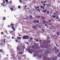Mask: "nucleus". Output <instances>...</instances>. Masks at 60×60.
Listing matches in <instances>:
<instances>
[{"mask_svg":"<svg viewBox=\"0 0 60 60\" xmlns=\"http://www.w3.org/2000/svg\"><path fill=\"white\" fill-rule=\"evenodd\" d=\"M29 36H24L23 37V39H29Z\"/></svg>","mask_w":60,"mask_h":60,"instance_id":"obj_1","label":"nucleus"},{"mask_svg":"<svg viewBox=\"0 0 60 60\" xmlns=\"http://www.w3.org/2000/svg\"><path fill=\"white\" fill-rule=\"evenodd\" d=\"M11 28L13 29V31H15V28H14V26H12V27H11Z\"/></svg>","mask_w":60,"mask_h":60,"instance_id":"obj_2","label":"nucleus"},{"mask_svg":"<svg viewBox=\"0 0 60 60\" xmlns=\"http://www.w3.org/2000/svg\"><path fill=\"white\" fill-rule=\"evenodd\" d=\"M45 11L47 12V11L46 10H45L43 11V12L44 13H46Z\"/></svg>","mask_w":60,"mask_h":60,"instance_id":"obj_3","label":"nucleus"},{"mask_svg":"<svg viewBox=\"0 0 60 60\" xmlns=\"http://www.w3.org/2000/svg\"><path fill=\"white\" fill-rule=\"evenodd\" d=\"M10 10H11V11H13V8H10Z\"/></svg>","mask_w":60,"mask_h":60,"instance_id":"obj_4","label":"nucleus"},{"mask_svg":"<svg viewBox=\"0 0 60 60\" xmlns=\"http://www.w3.org/2000/svg\"><path fill=\"white\" fill-rule=\"evenodd\" d=\"M37 22V20H35L34 21V23H36Z\"/></svg>","mask_w":60,"mask_h":60,"instance_id":"obj_5","label":"nucleus"},{"mask_svg":"<svg viewBox=\"0 0 60 60\" xmlns=\"http://www.w3.org/2000/svg\"><path fill=\"white\" fill-rule=\"evenodd\" d=\"M21 38H19V37L17 38V39H20V40H21Z\"/></svg>","mask_w":60,"mask_h":60,"instance_id":"obj_6","label":"nucleus"},{"mask_svg":"<svg viewBox=\"0 0 60 60\" xmlns=\"http://www.w3.org/2000/svg\"><path fill=\"white\" fill-rule=\"evenodd\" d=\"M40 7L41 8H42L43 9H44V7L43 6H40Z\"/></svg>","mask_w":60,"mask_h":60,"instance_id":"obj_7","label":"nucleus"},{"mask_svg":"<svg viewBox=\"0 0 60 60\" xmlns=\"http://www.w3.org/2000/svg\"><path fill=\"white\" fill-rule=\"evenodd\" d=\"M52 17H53L54 18H55V17H56V15H52Z\"/></svg>","mask_w":60,"mask_h":60,"instance_id":"obj_8","label":"nucleus"},{"mask_svg":"<svg viewBox=\"0 0 60 60\" xmlns=\"http://www.w3.org/2000/svg\"><path fill=\"white\" fill-rule=\"evenodd\" d=\"M33 28L34 29H36V27H35L34 26L33 27Z\"/></svg>","mask_w":60,"mask_h":60,"instance_id":"obj_9","label":"nucleus"},{"mask_svg":"<svg viewBox=\"0 0 60 60\" xmlns=\"http://www.w3.org/2000/svg\"><path fill=\"white\" fill-rule=\"evenodd\" d=\"M46 5L47 6H48H48H51V5L50 4H46Z\"/></svg>","mask_w":60,"mask_h":60,"instance_id":"obj_10","label":"nucleus"},{"mask_svg":"<svg viewBox=\"0 0 60 60\" xmlns=\"http://www.w3.org/2000/svg\"><path fill=\"white\" fill-rule=\"evenodd\" d=\"M3 18H4V19H3V20H5V19H6V18H5V17H3Z\"/></svg>","mask_w":60,"mask_h":60,"instance_id":"obj_11","label":"nucleus"},{"mask_svg":"<svg viewBox=\"0 0 60 60\" xmlns=\"http://www.w3.org/2000/svg\"><path fill=\"white\" fill-rule=\"evenodd\" d=\"M56 14H58V12L57 11H56Z\"/></svg>","mask_w":60,"mask_h":60,"instance_id":"obj_12","label":"nucleus"},{"mask_svg":"<svg viewBox=\"0 0 60 60\" xmlns=\"http://www.w3.org/2000/svg\"><path fill=\"white\" fill-rule=\"evenodd\" d=\"M38 41L39 40H37V39H36V42H38Z\"/></svg>","mask_w":60,"mask_h":60,"instance_id":"obj_13","label":"nucleus"},{"mask_svg":"<svg viewBox=\"0 0 60 60\" xmlns=\"http://www.w3.org/2000/svg\"><path fill=\"white\" fill-rule=\"evenodd\" d=\"M18 8L19 9H20V8H21L20 7V6H18Z\"/></svg>","mask_w":60,"mask_h":60,"instance_id":"obj_14","label":"nucleus"},{"mask_svg":"<svg viewBox=\"0 0 60 60\" xmlns=\"http://www.w3.org/2000/svg\"><path fill=\"white\" fill-rule=\"evenodd\" d=\"M20 53L21 55H22V54H23V53L22 52H20Z\"/></svg>","mask_w":60,"mask_h":60,"instance_id":"obj_15","label":"nucleus"},{"mask_svg":"<svg viewBox=\"0 0 60 60\" xmlns=\"http://www.w3.org/2000/svg\"><path fill=\"white\" fill-rule=\"evenodd\" d=\"M57 34L58 35H59V33H58V32H57Z\"/></svg>","mask_w":60,"mask_h":60,"instance_id":"obj_16","label":"nucleus"},{"mask_svg":"<svg viewBox=\"0 0 60 60\" xmlns=\"http://www.w3.org/2000/svg\"><path fill=\"white\" fill-rule=\"evenodd\" d=\"M30 40H33V38H30Z\"/></svg>","mask_w":60,"mask_h":60,"instance_id":"obj_17","label":"nucleus"},{"mask_svg":"<svg viewBox=\"0 0 60 60\" xmlns=\"http://www.w3.org/2000/svg\"><path fill=\"white\" fill-rule=\"evenodd\" d=\"M47 2V1L46 0H45V1H44V3H46Z\"/></svg>","mask_w":60,"mask_h":60,"instance_id":"obj_18","label":"nucleus"},{"mask_svg":"<svg viewBox=\"0 0 60 60\" xmlns=\"http://www.w3.org/2000/svg\"><path fill=\"white\" fill-rule=\"evenodd\" d=\"M8 2V0H6V2Z\"/></svg>","mask_w":60,"mask_h":60,"instance_id":"obj_19","label":"nucleus"},{"mask_svg":"<svg viewBox=\"0 0 60 60\" xmlns=\"http://www.w3.org/2000/svg\"><path fill=\"white\" fill-rule=\"evenodd\" d=\"M5 32L6 33H7V30H5Z\"/></svg>","mask_w":60,"mask_h":60,"instance_id":"obj_20","label":"nucleus"},{"mask_svg":"<svg viewBox=\"0 0 60 60\" xmlns=\"http://www.w3.org/2000/svg\"><path fill=\"white\" fill-rule=\"evenodd\" d=\"M37 17H38V18H40V16H37Z\"/></svg>","mask_w":60,"mask_h":60,"instance_id":"obj_21","label":"nucleus"},{"mask_svg":"<svg viewBox=\"0 0 60 60\" xmlns=\"http://www.w3.org/2000/svg\"><path fill=\"white\" fill-rule=\"evenodd\" d=\"M44 23V24H45V23H46V22H45V21H44V22H43Z\"/></svg>","mask_w":60,"mask_h":60,"instance_id":"obj_22","label":"nucleus"},{"mask_svg":"<svg viewBox=\"0 0 60 60\" xmlns=\"http://www.w3.org/2000/svg\"><path fill=\"white\" fill-rule=\"evenodd\" d=\"M43 5H44V6L45 7V6H46V4H43Z\"/></svg>","mask_w":60,"mask_h":60,"instance_id":"obj_23","label":"nucleus"},{"mask_svg":"<svg viewBox=\"0 0 60 60\" xmlns=\"http://www.w3.org/2000/svg\"><path fill=\"white\" fill-rule=\"evenodd\" d=\"M19 1L20 2H22V0H19Z\"/></svg>","mask_w":60,"mask_h":60,"instance_id":"obj_24","label":"nucleus"},{"mask_svg":"<svg viewBox=\"0 0 60 60\" xmlns=\"http://www.w3.org/2000/svg\"><path fill=\"white\" fill-rule=\"evenodd\" d=\"M52 28H52V27H51L50 28H49V29H52Z\"/></svg>","mask_w":60,"mask_h":60,"instance_id":"obj_25","label":"nucleus"},{"mask_svg":"<svg viewBox=\"0 0 60 60\" xmlns=\"http://www.w3.org/2000/svg\"><path fill=\"white\" fill-rule=\"evenodd\" d=\"M2 49H0V52H2Z\"/></svg>","mask_w":60,"mask_h":60,"instance_id":"obj_26","label":"nucleus"},{"mask_svg":"<svg viewBox=\"0 0 60 60\" xmlns=\"http://www.w3.org/2000/svg\"><path fill=\"white\" fill-rule=\"evenodd\" d=\"M38 11L39 12H40V11L39 10V9H38Z\"/></svg>","mask_w":60,"mask_h":60,"instance_id":"obj_27","label":"nucleus"},{"mask_svg":"<svg viewBox=\"0 0 60 60\" xmlns=\"http://www.w3.org/2000/svg\"><path fill=\"white\" fill-rule=\"evenodd\" d=\"M49 11H47V14H49Z\"/></svg>","mask_w":60,"mask_h":60,"instance_id":"obj_28","label":"nucleus"},{"mask_svg":"<svg viewBox=\"0 0 60 60\" xmlns=\"http://www.w3.org/2000/svg\"><path fill=\"white\" fill-rule=\"evenodd\" d=\"M8 27H10V25H8Z\"/></svg>","mask_w":60,"mask_h":60,"instance_id":"obj_29","label":"nucleus"},{"mask_svg":"<svg viewBox=\"0 0 60 60\" xmlns=\"http://www.w3.org/2000/svg\"><path fill=\"white\" fill-rule=\"evenodd\" d=\"M36 8H39V6H38L37 7H36Z\"/></svg>","mask_w":60,"mask_h":60,"instance_id":"obj_30","label":"nucleus"},{"mask_svg":"<svg viewBox=\"0 0 60 60\" xmlns=\"http://www.w3.org/2000/svg\"><path fill=\"white\" fill-rule=\"evenodd\" d=\"M50 14H52V12L51 11L50 12Z\"/></svg>","mask_w":60,"mask_h":60,"instance_id":"obj_31","label":"nucleus"},{"mask_svg":"<svg viewBox=\"0 0 60 60\" xmlns=\"http://www.w3.org/2000/svg\"><path fill=\"white\" fill-rule=\"evenodd\" d=\"M26 43L28 45H29V43L28 42H27Z\"/></svg>","mask_w":60,"mask_h":60,"instance_id":"obj_32","label":"nucleus"},{"mask_svg":"<svg viewBox=\"0 0 60 60\" xmlns=\"http://www.w3.org/2000/svg\"><path fill=\"white\" fill-rule=\"evenodd\" d=\"M33 17H32V18H30V19H33Z\"/></svg>","mask_w":60,"mask_h":60,"instance_id":"obj_33","label":"nucleus"},{"mask_svg":"<svg viewBox=\"0 0 60 60\" xmlns=\"http://www.w3.org/2000/svg\"><path fill=\"white\" fill-rule=\"evenodd\" d=\"M58 56H60V54H58Z\"/></svg>","mask_w":60,"mask_h":60,"instance_id":"obj_34","label":"nucleus"},{"mask_svg":"<svg viewBox=\"0 0 60 60\" xmlns=\"http://www.w3.org/2000/svg\"><path fill=\"white\" fill-rule=\"evenodd\" d=\"M3 4H5V1H4V0L3 1Z\"/></svg>","mask_w":60,"mask_h":60,"instance_id":"obj_35","label":"nucleus"},{"mask_svg":"<svg viewBox=\"0 0 60 60\" xmlns=\"http://www.w3.org/2000/svg\"><path fill=\"white\" fill-rule=\"evenodd\" d=\"M54 15H56V13H54Z\"/></svg>","mask_w":60,"mask_h":60,"instance_id":"obj_36","label":"nucleus"},{"mask_svg":"<svg viewBox=\"0 0 60 60\" xmlns=\"http://www.w3.org/2000/svg\"><path fill=\"white\" fill-rule=\"evenodd\" d=\"M24 19H25V20H26H26H27V19L26 18H24Z\"/></svg>","mask_w":60,"mask_h":60,"instance_id":"obj_37","label":"nucleus"},{"mask_svg":"<svg viewBox=\"0 0 60 60\" xmlns=\"http://www.w3.org/2000/svg\"><path fill=\"white\" fill-rule=\"evenodd\" d=\"M37 23H38L39 22V21H37Z\"/></svg>","mask_w":60,"mask_h":60,"instance_id":"obj_38","label":"nucleus"},{"mask_svg":"<svg viewBox=\"0 0 60 60\" xmlns=\"http://www.w3.org/2000/svg\"><path fill=\"white\" fill-rule=\"evenodd\" d=\"M41 3L42 4H43V2H42V1H41Z\"/></svg>","mask_w":60,"mask_h":60,"instance_id":"obj_39","label":"nucleus"},{"mask_svg":"<svg viewBox=\"0 0 60 60\" xmlns=\"http://www.w3.org/2000/svg\"><path fill=\"white\" fill-rule=\"evenodd\" d=\"M51 26H52V27H54V26H53V25H51Z\"/></svg>","mask_w":60,"mask_h":60,"instance_id":"obj_40","label":"nucleus"},{"mask_svg":"<svg viewBox=\"0 0 60 60\" xmlns=\"http://www.w3.org/2000/svg\"><path fill=\"white\" fill-rule=\"evenodd\" d=\"M47 26V24H45V26Z\"/></svg>","mask_w":60,"mask_h":60,"instance_id":"obj_41","label":"nucleus"},{"mask_svg":"<svg viewBox=\"0 0 60 60\" xmlns=\"http://www.w3.org/2000/svg\"><path fill=\"white\" fill-rule=\"evenodd\" d=\"M30 17H31V18H33V17H32V16L30 15Z\"/></svg>","mask_w":60,"mask_h":60,"instance_id":"obj_42","label":"nucleus"},{"mask_svg":"<svg viewBox=\"0 0 60 60\" xmlns=\"http://www.w3.org/2000/svg\"><path fill=\"white\" fill-rule=\"evenodd\" d=\"M59 51V50H57V51H58H58Z\"/></svg>","mask_w":60,"mask_h":60,"instance_id":"obj_43","label":"nucleus"},{"mask_svg":"<svg viewBox=\"0 0 60 60\" xmlns=\"http://www.w3.org/2000/svg\"><path fill=\"white\" fill-rule=\"evenodd\" d=\"M16 42H18V40H16Z\"/></svg>","mask_w":60,"mask_h":60,"instance_id":"obj_44","label":"nucleus"},{"mask_svg":"<svg viewBox=\"0 0 60 60\" xmlns=\"http://www.w3.org/2000/svg\"><path fill=\"white\" fill-rule=\"evenodd\" d=\"M2 5H3V4H4V3H2L1 4Z\"/></svg>","mask_w":60,"mask_h":60,"instance_id":"obj_45","label":"nucleus"},{"mask_svg":"<svg viewBox=\"0 0 60 60\" xmlns=\"http://www.w3.org/2000/svg\"><path fill=\"white\" fill-rule=\"evenodd\" d=\"M39 42H41V40H40L39 41Z\"/></svg>","mask_w":60,"mask_h":60,"instance_id":"obj_46","label":"nucleus"},{"mask_svg":"<svg viewBox=\"0 0 60 60\" xmlns=\"http://www.w3.org/2000/svg\"><path fill=\"white\" fill-rule=\"evenodd\" d=\"M55 54H57V52H55Z\"/></svg>","mask_w":60,"mask_h":60,"instance_id":"obj_47","label":"nucleus"},{"mask_svg":"<svg viewBox=\"0 0 60 60\" xmlns=\"http://www.w3.org/2000/svg\"><path fill=\"white\" fill-rule=\"evenodd\" d=\"M14 37H12V39H13Z\"/></svg>","mask_w":60,"mask_h":60,"instance_id":"obj_48","label":"nucleus"},{"mask_svg":"<svg viewBox=\"0 0 60 60\" xmlns=\"http://www.w3.org/2000/svg\"><path fill=\"white\" fill-rule=\"evenodd\" d=\"M56 18L57 19H58V17H56Z\"/></svg>","mask_w":60,"mask_h":60,"instance_id":"obj_49","label":"nucleus"},{"mask_svg":"<svg viewBox=\"0 0 60 60\" xmlns=\"http://www.w3.org/2000/svg\"><path fill=\"white\" fill-rule=\"evenodd\" d=\"M1 34H3V32H1Z\"/></svg>","mask_w":60,"mask_h":60,"instance_id":"obj_50","label":"nucleus"},{"mask_svg":"<svg viewBox=\"0 0 60 60\" xmlns=\"http://www.w3.org/2000/svg\"><path fill=\"white\" fill-rule=\"evenodd\" d=\"M3 6H5V5H4V4L3 5Z\"/></svg>","mask_w":60,"mask_h":60,"instance_id":"obj_51","label":"nucleus"},{"mask_svg":"<svg viewBox=\"0 0 60 60\" xmlns=\"http://www.w3.org/2000/svg\"><path fill=\"white\" fill-rule=\"evenodd\" d=\"M25 7H26V5H25Z\"/></svg>","mask_w":60,"mask_h":60,"instance_id":"obj_52","label":"nucleus"},{"mask_svg":"<svg viewBox=\"0 0 60 60\" xmlns=\"http://www.w3.org/2000/svg\"><path fill=\"white\" fill-rule=\"evenodd\" d=\"M49 22H50V21H51V20H49Z\"/></svg>","mask_w":60,"mask_h":60,"instance_id":"obj_53","label":"nucleus"},{"mask_svg":"<svg viewBox=\"0 0 60 60\" xmlns=\"http://www.w3.org/2000/svg\"><path fill=\"white\" fill-rule=\"evenodd\" d=\"M4 42L5 43V41H4Z\"/></svg>","mask_w":60,"mask_h":60,"instance_id":"obj_54","label":"nucleus"},{"mask_svg":"<svg viewBox=\"0 0 60 60\" xmlns=\"http://www.w3.org/2000/svg\"><path fill=\"white\" fill-rule=\"evenodd\" d=\"M34 7L36 8V6H34Z\"/></svg>","mask_w":60,"mask_h":60,"instance_id":"obj_55","label":"nucleus"},{"mask_svg":"<svg viewBox=\"0 0 60 60\" xmlns=\"http://www.w3.org/2000/svg\"><path fill=\"white\" fill-rule=\"evenodd\" d=\"M20 42V41H18V43H19Z\"/></svg>","mask_w":60,"mask_h":60,"instance_id":"obj_56","label":"nucleus"},{"mask_svg":"<svg viewBox=\"0 0 60 60\" xmlns=\"http://www.w3.org/2000/svg\"><path fill=\"white\" fill-rule=\"evenodd\" d=\"M5 40H5V39H4V41H5Z\"/></svg>","mask_w":60,"mask_h":60,"instance_id":"obj_57","label":"nucleus"},{"mask_svg":"<svg viewBox=\"0 0 60 60\" xmlns=\"http://www.w3.org/2000/svg\"><path fill=\"white\" fill-rule=\"evenodd\" d=\"M49 25H51V24H50V23L49 24Z\"/></svg>","mask_w":60,"mask_h":60,"instance_id":"obj_58","label":"nucleus"},{"mask_svg":"<svg viewBox=\"0 0 60 60\" xmlns=\"http://www.w3.org/2000/svg\"><path fill=\"white\" fill-rule=\"evenodd\" d=\"M11 25H12V26H13V24H11Z\"/></svg>","mask_w":60,"mask_h":60,"instance_id":"obj_59","label":"nucleus"},{"mask_svg":"<svg viewBox=\"0 0 60 60\" xmlns=\"http://www.w3.org/2000/svg\"><path fill=\"white\" fill-rule=\"evenodd\" d=\"M45 31L44 30L43 31V32H44Z\"/></svg>","mask_w":60,"mask_h":60,"instance_id":"obj_60","label":"nucleus"},{"mask_svg":"<svg viewBox=\"0 0 60 60\" xmlns=\"http://www.w3.org/2000/svg\"><path fill=\"white\" fill-rule=\"evenodd\" d=\"M46 26L47 27V28H48V26Z\"/></svg>","mask_w":60,"mask_h":60,"instance_id":"obj_61","label":"nucleus"},{"mask_svg":"<svg viewBox=\"0 0 60 60\" xmlns=\"http://www.w3.org/2000/svg\"><path fill=\"white\" fill-rule=\"evenodd\" d=\"M19 35V36H20V35Z\"/></svg>","mask_w":60,"mask_h":60,"instance_id":"obj_62","label":"nucleus"},{"mask_svg":"<svg viewBox=\"0 0 60 60\" xmlns=\"http://www.w3.org/2000/svg\"><path fill=\"white\" fill-rule=\"evenodd\" d=\"M58 20H59V21H60V20L59 19H58Z\"/></svg>","mask_w":60,"mask_h":60,"instance_id":"obj_63","label":"nucleus"},{"mask_svg":"<svg viewBox=\"0 0 60 60\" xmlns=\"http://www.w3.org/2000/svg\"><path fill=\"white\" fill-rule=\"evenodd\" d=\"M55 48V49H56V48Z\"/></svg>","mask_w":60,"mask_h":60,"instance_id":"obj_64","label":"nucleus"}]
</instances>
